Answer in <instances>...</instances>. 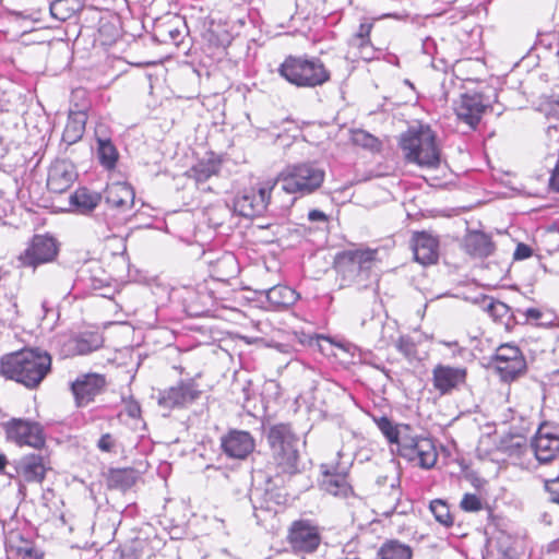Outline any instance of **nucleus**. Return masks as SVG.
Returning <instances> with one entry per match:
<instances>
[{
	"mask_svg": "<svg viewBox=\"0 0 559 559\" xmlns=\"http://www.w3.org/2000/svg\"><path fill=\"white\" fill-rule=\"evenodd\" d=\"M266 441L271 451L269 469L274 472L267 476V480L275 487L282 486L301 473L300 453L305 442L300 441L289 424L284 423L269 427Z\"/></svg>",
	"mask_w": 559,
	"mask_h": 559,
	"instance_id": "nucleus-1",
	"label": "nucleus"
},
{
	"mask_svg": "<svg viewBox=\"0 0 559 559\" xmlns=\"http://www.w3.org/2000/svg\"><path fill=\"white\" fill-rule=\"evenodd\" d=\"M51 370V356L38 348H24L2 356L0 373L27 389H36Z\"/></svg>",
	"mask_w": 559,
	"mask_h": 559,
	"instance_id": "nucleus-2",
	"label": "nucleus"
},
{
	"mask_svg": "<svg viewBox=\"0 0 559 559\" xmlns=\"http://www.w3.org/2000/svg\"><path fill=\"white\" fill-rule=\"evenodd\" d=\"M400 146L409 163L424 168H437L440 164L436 133L427 124L409 128L401 135Z\"/></svg>",
	"mask_w": 559,
	"mask_h": 559,
	"instance_id": "nucleus-3",
	"label": "nucleus"
},
{
	"mask_svg": "<svg viewBox=\"0 0 559 559\" xmlns=\"http://www.w3.org/2000/svg\"><path fill=\"white\" fill-rule=\"evenodd\" d=\"M325 173L312 163L287 166L273 182L276 190L293 195L292 205L298 198L317 191L323 183Z\"/></svg>",
	"mask_w": 559,
	"mask_h": 559,
	"instance_id": "nucleus-4",
	"label": "nucleus"
},
{
	"mask_svg": "<svg viewBox=\"0 0 559 559\" xmlns=\"http://www.w3.org/2000/svg\"><path fill=\"white\" fill-rule=\"evenodd\" d=\"M376 249L345 250L335 257V269L340 276L341 287L356 285L366 287L369 271L376 262Z\"/></svg>",
	"mask_w": 559,
	"mask_h": 559,
	"instance_id": "nucleus-5",
	"label": "nucleus"
},
{
	"mask_svg": "<svg viewBox=\"0 0 559 559\" xmlns=\"http://www.w3.org/2000/svg\"><path fill=\"white\" fill-rule=\"evenodd\" d=\"M278 73L298 87H316L330 80V72L318 58L288 56L278 68Z\"/></svg>",
	"mask_w": 559,
	"mask_h": 559,
	"instance_id": "nucleus-6",
	"label": "nucleus"
},
{
	"mask_svg": "<svg viewBox=\"0 0 559 559\" xmlns=\"http://www.w3.org/2000/svg\"><path fill=\"white\" fill-rule=\"evenodd\" d=\"M135 193L127 182H115L105 190L107 210L104 212V221L111 230L123 224L134 205Z\"/></svg>",
	"mask_w": 559,
	"mask_h": 559,
	"instance_id": "nucleus-7",
	"label": "nucleus"
},
{
	"mask_svg": "<svg viewBox=\"0 0 559 559\" xmlns=\"http://www.w3.org/2000/svg\"><path fill=\"white\" fill-rule=\"evenodd\" d=\"M321 488L325 492L334 497L346 499L347 504L350 508L359 509L360 507H362V499L354 493L353 488L348 483V467L324 464L321 466Z\"/></svg>",
	"mask_w": 559,
	"mask_h": 559,
	"instance_id": "nucleus-8",
	"label": "nucleus"
},
{
	"mask_svg": "<svg viewBox=\"0 0 559 559\" xmlns=\"http://www.w3.org/2000/svg\"><path fill=\"white\" fill-rule=\"evenodd\" d=\"M321 540L319 526L310 520H296L288 528L287 542L297 555L314 552Z\"/></svg>",
	"mask_w": 559,
	"mask_h": 559,
	"instance_id": "nucleus-9",
	"label": "nucleus"
},
{
	"mask_svg": "<svg viewBox=\"0 0 559 559\" xmlns=\"http://www.w3.org/2000/svg\"><path fill=\"white\" fill-rule=\"evenodd\" d=\"M399 452L402 457L425 469L433 467L438 460L436 447L429 438L403 436Z\"/></svg>",
	"mask_w": 559,
	"mask_h": 559,
	"instance_id": "nucleus-10",
	"label": "nucleus"
},
{
	"mask_svg": "<svg viewBox=\"0 0 559 559\" xmlns=\"http://www.w3.org/2000/svg\"><path fill=\"white\" fill-rule=\"evenodd\" d=\"M495 368L506 382L515 380L526 370V360L516 345L507 343L496 349Z\"/></svg>",
	"mask_w": 559,
	"mask_h": 559,
	"instance_id": "nucleus-11",
	"label": "nucleus"
},
{
	"mask_svg": "<svg viewBox=\"0 0 559 559\" xmlns=\"http://www.w3.org/2000/svg\"><path fill=\"white\" fill-rule=\"evenodd\" d=\"M2 427L7 433V438L19 445H29L35 449H40L45 444L43 428L38 423L12 418L3 423Z\"/></svg>",
	"mask_w": 559,
	"mask_h": 559,
	"instance_id": "nucleus-12",
	"label": "nucleus"
},
{
	"mask_svg": "<svg viewBox=\"0 0 559 559\" xmlns=\"http://www.w3.org/2000/svg\"><path fill=\"white\" fill-rule=\"evenodd\" d=\"M58 254V243L48 235H35L26 249L19 255L23 266L36 267L52 261Z\"/></svg>",
	"mask_w": 559,
	"mask_h": 559,
	"instance_id": "nucleus-13",
	"label": "nucleus"
},
{
	"mask_svg": "<svg viewBox=\"0 0 559 559\" xmlns=\"http://www.w3.org/2000/svg\"><path fill=\"white\" fill-rule=\"evenodd\" d=\"M201 395L198 384L192 380H181L175 385L160 391L158 404L165 408H183L195 402Z\"/></svg>",
	"mask_w": 559,
	"mask_h": 559,
	"instance_id": "nucleus-14",
	"label": "nucleus"
},
{
	"mask_svg": "<svg viewBox=\"0 0 559 559\" xmlns=\"http://www.w3.org/2000/svg\"><path fill=\"white\" fill-rule=\"evenodd\" d=\"M278 194L273 182H266L257 192L243 194L235 202L236 211L245 217L260 215L266 210L273 195Z\"/></svg>",
	"mask_w": 559,
	"mask_h": 559,
	"instance_id": "nucleus-15",
	"label": "nucleus"
},
{
	"mask_svg": "<svg viewBox=\"0 0 559 559\" xmlns=\"http://www.w3.org/2000/svg\"><path fill=\"white\" fill-rule=\"evenodd\" d=\"M532 448L540 463L559 456V428L542 425L532 440Z\"/></svg>",
	"mask_w": 559,
	"mask_h": 559,
	"instance_id": "nucleus-16",
	"label": "nucleus"
},
{
	"mask_svg": "<svg viewBox=\"0 0 559 559\" xmlns=\"http://www.w3.org/2000/svg\"><path fill=\"white\" fill-rule=\"evenodd\" d=\"M106 386V379L103 374L85 373L76 378L71 384V391L79 407L88 405L99 395Z\"/></svg>",
	"mask_w": 559,
	"mask_h": 559,
	"instance_id": "nucleus-17",
	"label": "nucleus"
},
{
	"mask_svg": "<svg viewBox=\"0 0 559 559\" xmlns=\"http://www.w3.org/2000/svg\"><path fill=\"white\" fill-rule=\"evenodd\" d=\"M466 377L467 371L463 367L439 364L432 369V384L441 395L459 390L466 383Z\"/></svg>",
	"mask_w": 559,
	"mask_h": 559,
	"instance_id": "nucleus-18",
	"label": "nucleus"
},
{
	"mask_svg": "<svg viewBox=\"0 0 559 559\" xmlns=\"http://www.w3.org/2000/svg\"><path fill=\"white\" fill-rule=\"evenodd\" d=\"M76 177L75 167L71 162L58 159L49 167L47 188L53 193H63L73 185Z\"/></svg>",
	"mask_w": 559,
	"mask_h": 559,
	"instance_id": "nucleus-19",
	"label": "nucleus"
},
{
	"mask_svg": "<svg viewBox=\"0 0 559 559\" xmlns=\"http://www.w3.org/2000/svg\"><path fill=\"white\" fill-rule=\"evenodd\" d=\"M221 445L227 456L242 460L254 450L255 442L248 431L231 430L222 437Z\"/></svg>",
	"mask_w": 559,
	"mask_h": 559,
	"instance_id": "nucleus-20",
	"label": "nucleus"
},
{
	"mask_svg": "<svg viewBox=\"0 0 559 559\" xmlns=\"http://www.w3.org/2000/svg\"><path fill=\"white\" fill-rule=\"evenodd\" d=\"M487 105L483 103V97L479 94H464L455 108L457 118L475 129L479 123Z\"/></svg>",
	"mask_w": 559,
	"mask_h": 559,
	"instance_id": "nucleus-21",
	"label": "nucleus"
},
{
	"mask_svg": "<svg viewBox=\"0 0 559 559\" xmlns=\"http://www.w3.org/2000/svg\"><path fill=\"white\" fill-rule=\"evenodd\" d=\"M413 251L415 260L423 264L429 265L438 261L439 258V242L436 237L428 233H416L413 236Z\"/></svg>",
	"mask_w": 559,
	"mask_h": 559,
	"instance_id": "nucleus-22",
	"label": "nucleus"
},
{
	"mask_svg": "<svg viewBox=\"0 0 559 559\" xmlns=\"http://www.w3.org/2000/svg\"><path fill=\"white\" fill-rule=\"evenodd\" d=\"M484 559H520L511 536L499 533L491 537L486 547Z\"/></svg>",
	"mask_w": 559,
	"mask_h": 559,
	"instance_id": "nucleus-23",
	"label": "nucleus"
},
{
	"mask_svg": "<svg viewBox=\"0 0 559 559\" xmlns=\"http://www.w3.org/2000/svg\"><path fill=\"white\" fill-rule=\"evenodd\" d=\"M103 345V337L96 332L81 333L68 340L64 344V352L68 355H86Z\"/></svg>",
	"mask_w": 559,
	"mask_h": 559,
	"instance_id": "nucleus-24",
	"label": "nucleus"
},
{
	"mask_svg": "<svg viewBox=\"0 0 559 559\" xmlns=\"http://www.w3.org/2000/svg\"><path fill=\"white\" fill-rule=\"evenodd\" d=\"M464 249L473 257L486 258L495 250L491 238L481 231H471L464 238Z\"/></svg>",
	"mask_w": 559,
	"mask_h": 559,
	"instance_id": "nucleus-25",
	"label": "nucleus"
},
{
	"mask_svg": "<svg viewBox=\"0 0 559 559\" xmlns=\"http://www.w3.org/2000/svg\"><path fill=\"white\" fill-rule=\"evenodd\" d=\"M103 127H98L95 131L97 142V155L103 167L110 170L116 167L118 160V151L111 140L102 135Z\"/></svg>",
	"mask_w": 559,
	"mask_h": 559,
	"instance_id": "nucleus-26",
	"label": "nucleus"
},
{
	"mask_svg": "<svg viewBox=\"0 0 559 559\" xmlns=\"http://www.w3.org/2000/svg\"><path fill=\"white\" fill-rule=\"evenodd\" d=\"M46 468L43 457L36 454L25 455L20 462V474L25 481L41 483L45 478Z\"/></svg>",
	"mask_w": 559,
	"mask_h": 559,
	"instance_id": "nucleus-27",
	"label": "nucleus"
},
{
	"mask_svg": "<svg viewBox=\"0 0 559 559\" xmlns=\"http://www.w3.org/2000/svg\"><path fill=\"white\" fill-rule=\"evenodd\" d=\"M264 293L269 304L276 310L293 306L299 297L293 288L285 285H275Z\"/></svg>",
	"mask_w": 559,
	"mask_h": 559,
	"instance_id": "nucleus-28",
	"label": "nucleus"
},
{
	"mask_svg": "<svg viewBox=\"0 0 559 559\" xmlns=\"http://www.w3.org/2000/svg\"><path fill=\"white\" fill-rule=\"evenodd\" d=\"M86 119L85 111H70L63 130L62 141L71 145L81 140L85 130Z\"/></svg>",
	"mask_w": 559,
	"mask_h": 559,
	"instance_id": "nucleus-29",
	"label": "nucleus"
},
{
	"mask_svg": "<svg viewBox=\"0 0 559 559\" xmlns=\"http://www.w3.org/2000/svg\"><path fill=\"white\" fill-rule=\"evenodd\" d=\"M100 200L99 193L80 188L70 195V205L80 214H88L99 204Z\"/></svg>",
	"mask_w": 559,
	"mask_h": 559,
	"instance_id": "nucleus-30",
	"label": "nucleus"
},
{
	"mask_svg": "<svg viewBox=\"0 0 559 559\" xmlns=\"http://www.w3.org/2000/svg\"><path fill=\"white\" fill-rule=\"evenodd\" d=\"M211 274L214 280L219 282H228L239 274V265L236 257L226 253L212 265Z\"/></svg>",
	"mask_w": 559,
	"mask_h": 559,
	"instance_id": "nucleus-31",
	"label": "nucleus"
},
{
	"mask_svg": "<svg viewBox=\"0 0 559 559\" xmlns=\"http://www.w3.org/2000/svg\"><path fill=\"white\" fill-rule=\"evenodd\" d=\"M378 559H412L409 546L396 540H386L377 552Z\"/></svg>",
	"mask_w": 559,
	"mask_h": 559,
	"instance_id": "nucleus-32",
	"label": "nucleus"
},
{
	"mask_svg": "<svg viewBox=\"0 0 559 559\" xmlns=\"http://www.w3.org/2000/svg\"><path fill=\"white\" fill-rule=\"evenodd\" d=\"M135 480V472L129 468L111 469L108 475V486L122 491L131 488Z\"/></svg>",
	"mask_w": 559,
	"mask_h": 559,
	"instance_id": "nucleus-33",
	"label": "nucleus"
},
{
	"mask_svg": "<svg viewBox=\"0 0 559 559\" xmlns=\"http://www.w3.org/2000/svg\"><path fill=\"white\" fill-rule=\"evenodd\" d=\"M219 171V164L213 159L200 162L190 169V177L198 183L207 181Z\"/></svg>",
	"mask_w": 559,
	"mask_h": 559,
	"instance_id": "nucleus-34",
	"label": "nucleus"
},
{
	"mask_svg": "<svg viewBox=\"0 0 559 559\" xmlns=\"http://www.w3.org/2000/svg\"><path fill=\"white\" fill-rule=\"evenodd\" d=\"M374 421L380 429V431L383 433V436L386 438V440L390 443H396L400 447V443L402 441V437L400 430L397 429V426L394 425L388 417L382 416L380 418H374Z\"/></svg>",
	"mask_w": 559,
	"mask_h": 559,
	"instance_id": "nucleus-35",
	"label": "nucleus"
},
{
	"mask_svg": "<svg viewBox=\"0 0 559 559\" xmlns=\"http://www.w3.org/2000/svg\"><path fill=\"white\" fill-rule=\"evenodd\" d=\"M429 508L437 522L444 526H451L453 524V518L445 501L441 499L432 500Z\"/></svg>",
	"mask_w": 559,
	"mask_h": 559,
	"instance_id": "nucleus-36",
	"label": "nucleus"
},
{
	"mask_svg": "<svg viewBox=\"0 0 559 559\" xmlns=\"http://www.w3.org/2000/svg\"><path fill=\"white\" fill-rule=\"evenodd\" d=\"M484 308L495 319H502L510 312L507 304L489 297L484 298Z\"/></svg>",
	"mask_w": 559,
	"mask_h": 559,
	"instance_id": "nucleus-37",
	"label": "nucleus"
},
{
	"mask_svg": "<svg viewBox=\"0 0 559 559\" xmlns=\"http://www.w3.org/2000/svg\"><path fill=\"white\" fill-rule=\"evenodd\" d=\"M372 27H373V23L368 20L360 23L357 32L355 33V35L353 37L354 45L368 48L370 46L369 36H370V32H371Z\"/></svg>",
	"mask_w": 559,
	"mask_h": 559,
	"instance_id": "nucleus-38",
	"label": "nucleus"
},
{
	"mask_svg": "<svg viewBox=\"0 0 559 559\" xmlns=\"http://www.w3.org/2000/svg\"><path fill=\"white\" fill-rule=\"evenodd\" d=\"M400 497H401V491L399 488H395L393 485H392V491H391V500L394 502L393 504L389 506L388 508L383 509L382 510V515L389 518L391 516L392 514L394 513H399V514H403L405 513L406 511L405 510H400Z\"/></svg>",
	"mask_w": 559,
	"mask_h": 559,
	"instance_id": "nucleus-39",
	"label": "nucleus"
},
{
	"mask_svg": "<svg viewBox=\"0 0 559 559\" xmlns=\"http://www.w3.org/2000/svg\"><path fill=\"white\" fill-rule=\"evenodd\" d=\"M460 506L464 511L468 512L479 511L483 507L480 499L474 493H465Z\"/></svg>",
	"mask_w": 559,
	"mask_h": 559,
	"instance_id": "nucleus-40",
	"label": "nucleus"
},
{
	"mask_svg": "<svg viewBox=\"0 0 559 559\" xmlns=\"http://www.w3.org/2000/svg\"><path fill=\"white\" fill-rule=\"evenodd\" d=\"M396 348L406 357H412L416 353L415 343L408 336H401L396 342Z\"/></svg>",
	"mask_w": 559,
	"mask_h": 559,
	"instance_id": "nucleus-41",
	"label": "nucleus"
},
{
	"mask_svg": "<svg viewBox=\"0 0 559 559\" xmlns=\"http://www.w3.org/2000/svg\"><path fill=\"white\" fill-rule=\"evenodd\" d=\"M97 447L103 452H114L116 448V440L110 433H104L99 438Z\"/></svg>",
	"mask_w": 559,
	"mask_h": 559,
	"instance_id": "nucleus-42",
	"label": "nucleus"
},
{
	"mask_svg": "<svg viewBox=\"0 0 559 559\" xmlns=\"http://www.w3.org/2000/svg\"><path fill=\"white\" fill-rule=\"evenodd\" d=\"M546 490L549 493L550 501L559 503V476L546 483Z\"/></svg>",
	"mask_w": 559,
	"mask_h": 559,
	"instance_id": "nucleus-43",
	"label": "nucleus"
},
{
	"mask_svg": "<svg viewBox=\"0 0 559 559\" xmlns=\"http://www.w3.org/2000/svg\"><path fill=\"white\" fill-rule=\"evenodd\" d=\"M532 254H533L532 248L525 243L520 242V243H518V246L514 250L513 259L516 261H520V260H524V259L532 257Z\"/></svg>",
	"mask_w": 559,
	"mask_h": 559,
	"instance_id": "nucleus-44",
	"label": "nucleus"
},
{
	"mask_svg": "<svg viewBox=\"0 0 559 559\" xmlns=\"http://www.w3.org/2000/svg\"><path fill=\"white\" fill-rule=\"evenodd\" d=\"M518 313L523 318V323L537 321L542 318V311L537 308H528L525 311L518 310Z\"/></svg>",
	"mask_w": 559,
	"mask_h": 559,
	"instance_id": "nucleus-45",
	"label": "nucleus"
},
{
	"mask_svg": "<svg viewBox=\"0 0 559 559\" xmlns=\"http://www.w3.org/2000/svg\"><path fill=\"white\" fill-rule=\"evenodd\" d=\"M308 219L312 223H328V215L320 210H311L308 213Z\"/></svg>",
	"mask_w": 559,
	"mask_h": 559,
	"instance_id": "nucleus-46",
	"label": "nucleus"
},
{
	"mask_svg": "<svg viewBox=\"0 0 559 559\" xmlns=\"http://www.w3.org/2000/svg\"><path fill=\"white\" fill-rule=\"evenodd\" d=\"M549 186L554 191L559 192V158L557 160L555 169L551 173Z\"/></svg>",
	"mask_w": 559,
	"mask_h": 559,
	"instance_id": "nucleus-47",
	"label": "nucleus"
},
{
	"mask_svg": "<svg viewBox=\"0 0 559 559\" xmlns=\"http://www.w3.org/2000/svg\"><path fill=\"white\" fill-rule=\"evenodd\" d=\"M16 554L21 559H28L34 554V548L32 546H21L16 548Z\"/></svg>",
	"mask_w": 559,
	"mask_h": 559,
	"instance_id": "nucleus-48",
	"label": "nucleus"
},
{
	"mask_svg": "<svg viewBox=\"0 0 559 559\" xmlns=\"http://www.w3.org/2000/svg\"><path fill=\"white\" fill-rule=\"evenodd\" d=\"M241 392L242 396L238 397L237 402L245 405L250 400L251 396L250 382H247L246 384L242 385Z\"/></svg>",
	"mask_w": 559,
	"mask_h": 559,
	"instance_id": "nucleus-49",
	"label": "nucleus"
},
{
	"mask_svg": "<svg viewBox=\"0 0 559 559\" xmlns=\"http://www.w3.org/2000/svg\"><path fill=\"white\" fill-rule=\"evenodd\" d=\"M362 135L366 138L365 145L370 148L374 147V145L377 144V139L368 133H362Z\"/></svg>",
	"mask_w": 559,
	"mask_h": 559,
	"instance_id": "nucleus-50",
	"label": "nucleus"
},
{
	"mask_svg": "<svg viewBox=\"0 0 559 559\" xmlns=\"http://www.w3.org/2000/svg\"><path fill=\"white\" fill-rule=\"evenodd\" d=\"M128 414L131 416V417H136L140 415V406L138 404H132L129 406L128 408Z\"/></svg>",
	"mask_w": 559,
	"mask_h": 559,
	"instance_id": "nucleus-51",
	"label": "nucleus"
},
{
	"mask_svg": "<svg viewBox=\"0 0 559 559\" xmlns=\"http://www.w3.org/2000/svg\"><path fill=\"white\" fill-rule=\"evenodd\" d=\"M169 36L173 40H177V38L180 36V32L178 29H170Z\"/></svg>",
	"mask_w": 559,
	"mask_h": 559,
	"instance_id": "nucleus-52",
	"label": "nucleus"
},
{
	"mask_svg": "<svg viewBox=\"0 0 559 559\" xmlns=\"http://www.w3.org/2000/svg\"><path fill=\"white\" fill-rule=\"evenodd\" d=\"M7 465V459L3 454H0V471H2Z\"/></svg>",
	"mask_w": 559,
	"mask_h": 559,
	"instance_id": "nucleus-53",
	"label": "nucleus"
},
{
	"mask_svg": "<svg viewBox=\"0 0 559 559\" xmlns=\"http://www.w3.org/2000/svg\"><path fill=\"white\" fill-rule=\"evenodd\" d=\"M122 558H126V559H136L132 554L127 555V556H122Z\"/></svg>",
	"mask_w": 559,
	"mask_h": 559,
	"instance_id": "nucleus-54",
	"label": "nucleus"
},
{
	"mask_svg": "<svg viewBox=\"0 0 559 559\" xmlns=\"http://www.w3.org/2000/svg\"><path fill=\"white\" fill-rule=\"evenodd\" d=\"M447 346H452V345H456L457 343L456 342H453V343H444Z\"/></svg>",
	"mask_w": 559,
	"mask_h": 559,
	"instance_id": "nucleus-55",
	"label": "nucleus"
},
{
	"mask_svg": "<svg viewBox=\"0 0 559 559\" xmlns=\"http://www.w3.org/2000/svg\"><path fill=\"white\" fill-rule=\"evenodd\" d=\"M558 373H559V370H558Z\"/></svg>",
	"mask_w": 559,
	"mask_h": 559,
	"instance_id": "nucleus-56",
	"label": "nucleus"
}]
</instances>
